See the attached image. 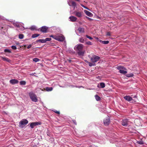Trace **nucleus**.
I'll use <instances>...</instances> for the list:
<instances>
[{
	"label": "nucleus",
	"mask_w": 147,
	"mask_h": 147,
	"mask_svg": "<svg viewBox=\"0 0 147 147\" xmlns=\"http://www.w3.org/2000/svg\"><path fill=\"white\" fill-rule=\"evenodd\" d=\"M96 100L97 101H99L100 100L101 98L100 97H99L97 95H96L94 96Z\"/></svg>",
	"instance_id": "nucleus-19"
},
{
	"label": "nucleus",
	"mask_w": 147,
	"mask_h": 147,
	"mask_svg": "<svg viewBox=\"0 0 147 147\" xmlns=\"http://www.w3.org/2000/svg\"><path fill=\"white\" fill-rule=\"evenodd\" d=\"M117 69L119 70V71H120V70L124 69L126 70V68L125 67H123L119 65L117 67Z\"/></svg>",
	"instance_id": "nucleus-16"
},
{
	"label": "nucleus",
	"mask_w": 147,
	"mask_h": 147,
	"mask_svg": "<svg viewBox=\"0 0 147 147\" xmlns=\"http://www.w3.org/2000/svg\"><path fill=\"white\" fill-rule=\"evenodd\" d=\"M4 51L5 52V53L8 52V53H11V51L10 50H9V49H5L4 50Z\"/></svg>",
	"instance_id": "nucleus-34"
},
{
	"label": "nucleus",
	"mask_w": 147,
	"mask_h": 147,
	"mask_svg": "<svg viewBox=\"0 0 147 147\" xmlns=\"http://www.w3.org/2000/svg\"><path fill=\"white\" fill-rule=\"evenodd\" d=\"M9 82L12 84H14L18 83L19 81L18 80L16 79H12L10 80Z\"/></svg>",
	"instance_id": "nucleus-12"
},
{
	"label": "nucleus",
	"mask_w": 147,
	"mask_h": 147,
	"mask_svg": "<svg viewBox=\"0 0 147 147\" xmlns=\"http://www.w3.org/2000/svg\"><path fill=\"white\" fill-rule=\"evenodd\" d=\"M24 37V36L23 34H20L19 35V38L20 39H22Z\"/></svg>",
	"instance_id": "nucleus-30"
},
{
	"label": "nucleus",
	"mask_w": 147,
	"mask_h": 147,
	"mask_svg": "<svg viewBox=\"0 0 147 147\" xmlns=\"http://www.w3.org/2000/svg\"><path fill=\"white\" fill-rule=\"evenodd\" d=\"M37 42H39L41 43H45V40L44 39H39L36 41Z\"/></svg>",
	"instance_id": "nucleus-26"
},
{
	"label": "nucleus",
	"mask_w": 147,
	"mask_h": 147,
	"mask_svg": "<svg viewBox=\"0 0 147 147\" xmlns=\"http://www.w3.org/2000/svg\"><path fill=\"white\" fill-rule=\"evenodd\" d=\"M84 47L83 45L81 44L77 45L74 47V49L78 52V53L80 55L83 56L84 54V52L82 51Z\"/></svg>",
	"instance_id": "nucleus-1"
},
{
	"label": "nucleus",
	"mask_w": 147,
	"mask_h": 147,
	"mask_svg": "<svg viewBox=\"0 0 147 147\" xmlns=\"http://www.w3.org/2000/svg\"><path fill=\"white\" fill-rule=\"evenodd\" d=\"M51 38H47L45 39L44 40L45 41V43L47 41H49L51 40Z\"/></svg>",
	"instance_id": "nucleus-32"
},
{
	"label": "nucleus",
	"mask_w": 147,
	"mask_h": 147,
	"mask_svg": "<svg viewBox=\"0 0 147 147\" xmlns=\"http://www.w3.org/2000/svg\"><path fill=\"white\" fill-rule=\"evenodd\" d=\"M83 13L81 12L76 11L74 12L75 15L78 18H80L82 16Z\"/></svg>",
	"instance_id": "nucleus-10"
},
{
	"label": "nucleus",
	"mask_w": 147,
	"mask_h": 147,
	"mask_svg": "<svg viewBox=\"0 0 147 147\" xmlns=\"http://www.w3.org/2000/svg\"><path fill=\"white\" fill-rule=\"evenodd\" d=\"M78 30L80 33H84V29L83 28L79 27L78 29Z\"/></svg>",
	"instance_id": "nucleus-18"
},
{
	"label": "nucleus",
	"mask_w": 147,
	"mask_h": 147,
	"mask_svg": "<svg viewBox=\"0 0 147 147\" xmlns=\"http://www.w3.org/2000/svg\"><path fill=\"white\" fill-rule=\"evenodd\" d=\"M129 121L127 119H123L121 121V125L125 126H127L129 124Z\"/></svg>",
	"instance_id": "nucleus-7"
},
{
	"label": "nucleus",
	"mask_w": 147,
	"mask_h": 147,
	"mask_svg": "<svg viewBox=\"0 0 147 147\" xmlns=\"http://www.w3.org/2000/svg\"><path fill=\"white\" fill-rule=\"evenodd\" d=\"M39 35L40 34H35L32 35V38H35L39 36Z\"/></svg>",
	"instance_id": "nucleus-22"
},
{
	"label": "nucleus",
	"mask_w": 147,
	"mask_h": 147,
	"mask_svg": "<svg viewBox=\"0 0 147 147\" xmlns=\"http://www.w3.org/2000/svg\"><path fill=\"white\" fill-rule=\"evenodd\" d=\"M100 57L96 55H94L90 58L91 61L92 63H95L99 61Z\"/></svg>",
	"instance_id": "nucleus-5"
},
{
	"label": "nucleus",
	"mask_w": 147,
	"mask_h": 147,
	"mask_svg": "<svg viewBox=\"0 0 147 147\" xmlns=\"http://www.w3.org/2000/svg\"><path fill=\"white\" fill-rule=\"evenodd\" d=\"M47 135H48V136H49V134H47Z\"/></svg>",
	"instance_id": "nucleus-48"
},
{
	"label": "nucleus",
	"mask_w": 147,
	"mask_h": 147,
	"mask_svg": "<svg viewBox=\"0 0 147 147\" xmlns=\"http://www.w3.org/2000/svg\"><path fill=\"white\" fill-rule=\"evenodd\" d=\"M3 27H1V29H3Z\"/></svg>",
	"instance_id": "nucleus-47"
},
{
	"label": "nucleus",
	"mask_w": 147,
	"mask_h": 147,
	"mask_svg": "<svg viewBox=\"0 0 147 147\" xmlns=\"http://www.w3.org/2000/svg\"><path fill=\"white\" fill-rule=\"evenodd\" d=\"M133 76L134 74L132 73H131L130 74H127L126 75V76L128 77H132Z\"/></svg>",
	"instance_id": "nucleus-28"
},
{
	"label": "nucleus",
	"mask_w": 147,
	"mask_h": 147,
	"mask_svg": "<svg viewBox=\"0 0 147 147\" xmlns=\"http://www.w3.org/2000/svg\"><path fill=\"white\" fill-rule=\"evenodd\" d=\"M1 57V58L4 61H6L8 62H11V60L6 57Z\"/></svg>",
	"instance_id": "nucleus-14"
},
{
	"label": "nucleus",
	"mask_w": 147,
	"mask_h": 147,
	"mask_svg": "<svg viewBox=\"0 0 147 147\" xmlns=\"http://www.w3.org/2000/svg\"><path fill=\"white\" fill-rule=\"evenodd\" d=\"M29 95L32 101L34 102H36L38 101L36 96L33 92H30L29 94Z\"/></svg>",
	"instance_id": "nucleus-2"
},
{
	"label": "nucleus",
	"mask_w": 147,
	"mask_h": 147,
	"mask_svg": "<svg viewBox=\"0 0 147 147\" xmlns=\"http://www.w3.org/2000/svg\"><path fill=\"white\" fill-rule=\"evenodd\" d=\"M54 111L55 113H57L58 114H60V112L59 111H58L56 110H55Z\"/></svg>",
	"instance_id": "nucleus-42"
},
{
	"label": "nucleus",
	"mask_w": 147,
	"mask_h": 147,
	"mask_svg": "<svg viewBox=\"0 0 147 147\" xmlns=\"http://www.w3.org/2000/svg\"><path fill=\"white\" fill-rule=\"evenodd\" d=\"M47 135H48V136H49V134H47Z\"/></svg>",
	"instance_id": "nucleus-49"
},
{
	"label": "nucleus",
	"mask_w": 147,
	"mask_h": 147,
	"mask_svg": "<svg viewBox=\"0 0 147 147\" xmlns=\"http://www.w3.org/2000/svg\"><path fill=\"white\" fill-rule=\"evenodd\" d=\"M86 18H87V19H88V20H92V19L91 18H89V17H88L87 16H86Z\"/></svg>",
	"instance_id": "nucleus-44"
},
{
	"label": "nucleus",
	"mask_w": 147,
	"mask_h": 147,
	"mask_svg": "<svg viewBox=\"0 0 147 147\" xmlns=\"http://www.w3.org/2000/svg\"><path fill=\"white\" fill-rule=\"evenodd\" d=\"M39 60V59L37 58H35L33 59V61L35 62H37Z\"/></svg>",
	"instance_id": "nucleus-31"
},
{
	"label": "nucleus",
	"mask_w": 147,
	"mask_h": 147,
	"mask_svg": "<svg viewBox=\"0 0 147 147\" xmlns=\"http://www.w3.org/2000/svg\"><path fill=\"white\" fill-rule=\"evenodd\" d=\"M84 39L83 37L80 38L79 39V42H80L84 43Z\"/></svg>",
	"instance_id": "nucleus-27"
},
{
	"label": "nucleus",
	"mask_w": 147,
	"mask_h": 147,
	"mask_svg": "<svg viewBox=\"0 0 147 147\" xmlns=\"http://www.w3.org/2000/svg\"><path fill=\"white\" fill-rule=\"evenodd\" d=\"M69 62L71 61V60H69Z\"/></svg>",
	"instance_id": "nucleus-50"
},
{
	"label": "nucleus",
	"mask_w": 147,
	"mask_h": 147,
	"mask_svg": "<svg viewBox=\"0 0 147 147\" xmlns=\"http://www.w3.org/2000/svg\"><path fill=\"white\" fill-rule=\"evenodd\" d=\"M71 5L73 6L74 7H75L76 5V3L75 2L73 1L71 2Z\"/></svg>",
	"instance_id": "nucleus-36"
},
{
	"label": "nucleus",
	"mask_w": 147,
	"mask_h": 147,
	"mask_svg": "<svg viewBox=\"0 0 147 147\" xmlns=\"http://www.w3.org/2000/svg\"><path fill=\"white\" fill-rule=\"evenodd\" d=\"M100 86L102 88H103L105 87V84L104 83L102 82L100 83Z\"/></svg>",
	"instance_id": "nucleus-25"
},
{
	"label": "nucleus",
	"mask_w": 147,
	"mask_h": 147,
	"mask_svg": "<svg viewBox=\"0 0 147 147\" xmlns=\"http://www.w3.org/2000/svg\"><path fill=\"white\" fill-rule=\"evenodd\" d=\"M12 49L14 50H16L17 49V47L15 46H12L11 47Z\"/></svg>",
	"instance_id": "nucleus-40"
},
{
	"label": "nucleus",
	"mask_w": 147,
	"mask_h": 147,
	"mask_svg": "<svg viewBox=\"0 0 147 147\" xmlns=\"http://www.w3.org/2000/svg\"><path fill=\"white\" fill-rule=\"evenodd\" d=\"M86 36L87 38L89 39L90 40H92L93 39V38L92 37H90L88 35H86Z\"/></svg>",
	"instance_id": "nucleus-41"
},
{
	"label": "nucleus",
	"mask_w": 147,
	"mask_h": 147,
	"mask_svg": "<svg viewBox=\"0 0 147 147\" xmlns=\"http://www.w3.org/2000/svg\"><path fill=\"white\" fill-rule=\"evenodd\" d=\"M110 122V117L109 116L107 117L103 120V123L105 126L108 125Z\"/></svg>",
	"instance_id": "nucleus-6"
},
{
	"label": "nucleus",
	"mask_w": 147,
	"mask_h": 147,
	"mask_svg": "<svg viewBox=\"0 0 147 147\" xmlns=\"http://www.w3.org/2000/svg\"><path fill=\"white\" fill-rule=\"evenodd\" d=\"M82 6L84 8H85V9H88L87 8V7H86V6H84V5H82Z\"/></svg>",
	"instance_id": "nucleus-45"
},
{
	"label": "nucleus",
	"mask_w": 147,
	"mask_h": 147,
	"mask_svg": "<svg viewBox=\"0 0 147 147\" xmlns=\"http://www.w3.org/2000/svg\"><path fill=\"white\" fill-rule=\"evenodd\" d=\"M64 36L61 34H57L56 35V40L62 42L64 41Z\"/></svg>",
	"instance_id": "nucleus-4"
},
{
	"label": "nucleus",
	"mask_w": 147,
	"mask_h": 147,
	"mask_svg": "<svg viewBox=\"0 0 147 147\" xmlns=\"http://www.w3.org/2000/svg\"><path fill=\"white\" fill-rule=\"evenodd\" d=\"M89 64V65L90 66H94L96 65V64L95 63H92L90 62H89L88 63Z\"/></svg>",
	"instance_id": "nucleus-23"
},
{
	"label": "nucleus",
	"mask_w": 147,
	"mask_h": 147,
	"mask_svg": "<svg viewBox=\"0 0 147 147\" xmlns=\"http://www.w3.org/2000/svg\"><path fill=\"white\" fill-rule=\"evenodd\" d=\"M14 24L15 26H16L17 27L20 28V26L18 23H15Z\"/></svg>",
	"instance_id": "nucleus-37"
},
{
	"label": "nucleus",
	"mask_w": 147,
	"mask_h": 147,
	"mask_svg": "<svg viewBox=\"0 0 147 147\" xmlns=\"http://www.w3.org/2000/svg\"><path fill=\"white\" fill-rule=\"evenodd\" d=\"M20 84L21 85H24L26 84V82L24 81H21L20 82Z\"/></svg>",
	"instance_id": "nucleus-24"
},
{
	"label": "nucleus",
	"mask_w": 147,
	"mask_h": 147,
	"mask_svg": "<svg viewBox=\"0 0 147 147\" xmlns=\"http://www.w3.org/2000/svg\"><path fill=\"white\" fill-rule=\"evenodd\" d=\"M53 88L52 87H47L46 88V90L47 91H51L53 90Z\"/></svg>",
	"instance_id": "nucleus-20"
},
{
	"label": "nucleus",
	"mask_w": 147,
	"mask_h": 147,
	"mask_svg": "<svg viewBox=\"0 0 147 147\" xmlns=\"http://www.w3.org/2000/svg\"><path fill=\"white\" fill-rule=\"evenodd\" d=\"M21 28H24V27L22 26H21Z\"/></svg>",
	"instance_id": "nucleus-46"
},
{
	"label": "nucleus",
	"mask_w": 147,
	"mask_h": 147,
	"mask_svg": "<svg viewBox=\"0 0 147 147\" xmlns=\"http://www.w3.org/2000/svg\"><path fill=\"white\" fill-rule=\"evenodd\" d=\"M86 44L89 45H92V43L90 41H87L86 42Z\"/></svg>",
	"instance_id": "nucleus-35"
},
{
	"label": "nucleus",
	"mask_w": 147,
	"mask_h": 147,
	"mask_svg": "<svg viewBox=\"0 0 147 147\" xmlns=\"http://www.w3.org/2000/svg\"><path fill=\"white\" fill-rule=\"evenodd\" d=\"M106 36H111V32H107V33Z\"/></svg>",
	"instance_id": "nucleus-38"
},
{
	"label": "nucleus",
	"mask_w": 147,
	"mask_h": 147,
	"mask_svg": "<svg viewBox=\"0 0 147 147\" xmlns=\"http://www.w3.org/2000/svg\"><path fill=\"white\" fill-rule=\"evenodd\" d=\"M41 124V123L40 122H36L31 123L30 124V126L31 128L32 129L34 128V126Z\"/></svg>",
	"instance_id": "nucleus-8"
},
{
	"label": "nucleus",
	"mask_w": 147,
	"mask_h": 147,
	"mask_svg": "<svg viewBox=\"0 0 147 147\" xmlns=\"http://www.w3.org/2000/svg\"><path fill=\"white\" fill-rule=\"evenodd\" d=\"M50 37H51L53 38L54 39H55L56 40V35H51L50 36Z\"/></svg>",
	"instance_id": "nucleus-39"
},
{
	"label": "nucleus",
	"mask_w": 147,
	"mask_h": 147,
	"mask_svg": "<svg viewBox=\"0 0 147 147\" xmlns=\"http://www.w3.org/2000/svg\"><path fill=\"white\" fill-rule=\"evenodd\" d=\"M47 27L43 26L40 29V31L43 33H46L47 32Z\"/></svg>",
	"instance_id": "nucleus-11"
},
{
	"label": "nucleus",
	"mask_w": 147,
	"mask_h": 147,
	"mask_svg": "<svg viewBox=\"0 0 147 147\" xmlns=\"http://www.w3.org/2000/svg\"><path fill=\"white\" fill-rule=\"evenodd\" d=\"M124 98L128 101L131 102H133V100L132 97L129 96H126L124 97Z\"/></svg>",
	"instance_id": "nucleus-9"
},
{
	"label": "nucleus",
	"mask_w": 147,
	"mask_h": 147,
	"mask_svg": "<svg viewBox=\"0 0 147 147\" xmlns=\"http://www.w3.org/2000/svg\"><path fill=\"white\" fill-rule=\"evenodd\" d=\"M29 29L32 30H36V28L35 26H31L29 28Z\"/></svg>",
	"instance_id": "nucleus-29"
},
{
	"label": "nucleus",
	"mask_w": 147,
	"mask_h": 147,
	"mask_svg": "<svg viewBox=\"0 0 147 147\" xmlns=\"http://www.w3.org/2000/svg\"><path fill=\"white\" fill-rule=\"evenodd\" d=\"M28 123V121L26 119H24L22 120L19 122V126L21 127H24Z\"/></svg>",
	"instance_id": "nucleus-3"
},
{
	"label": "nucleus",
	"mask_w": 147,
	"mask_h": 147,
	"mask_svg": "<svg viewBox=\"0 0 147 147\" xmlns=\"http://www.w3.org/2000/svg\"><path fill=\"white\" fill-rule=\"evenodd\" d=\"M137 143L140 144H144V142L142 140L138 141L137 142Z\"/></svg>",
	"instance_id": "nucleus-33"
},
{
	"label": "nucleus",
	"mask_w": 147,
	"mask_h": 147,
	"mask_svg": "<svg viewBox=\"0 0 147 147\" xmlns=\"http://www.w3.org/2000/svg\"><path fill=\"white\" fill-rule=\"evenodd\" d=\"M31 46L32 45H30L27 47V48L28 49H30L31 47Z\"/></svg>",
	"instance_id": "nucleus-43"
},
{
	"label": "nucleus",
	"mask_w": 147,
	"mask_h": 147,
	"mask_svg": "<svg viewBox=\"0 0 147 147\" xmlns=\"http://www.w3.org/2000/svg\"><path fill=\"white\" fill-rule=\"evenodd\" d=\"M99 41L100 42H101L103 44H108L109 42V41L108 40L103 41V40H99Z\"/></svg>",
	"instance_id": "nucleus-17"
},
{
	"label": "nucleus",
	"mask_w": 147,
	"mask_h": 147,
	"mask_svg": "<svg viewBox=\"0 0 147 147\" xmlns=\"http://www.w3.org/2000/svg\"><path fill=\"white\" fill-rule=\"evenodd\" d=\"M84 12L86 14V15L88 16L91 17L92 16V13L91 12H89V11L86 10H84Z\"/></svg>",
	"instance_id": "nucleus-15"
},
{
	"label": "nucleus",
	"mask_w": 147,
	"mask_h": 147,
	"mask_svg": "<svg viewBox=\"0 0 147 147\" xmlns=\"http://www.w3.org/2000/svg\"><path fill=\"white\" fill-rule=\"evenodd\" d=\"M124 69L120 70L119 72L121 74H126L127 72L123 70Z\"/></svg>",
	"instance_id": "nucleus-21"
},
{
	"label": "nucleus",
	"mask_w": 147,
	"mask_h": 147,
	"mask_svg": "<svg viewBox=\"0 0 147 147\" xmlns=\"http://www.w3.org/2000/svg\"><path fill=\"white\" fill-rule=\"evenodd\" d=\"M69 18L70 19L71 21L72 22H76L77 20V18L74 16H70L69 17Z\"/></svg>",
	"instance_id": "nucleus-13"
}]
</instances>
